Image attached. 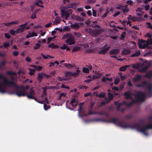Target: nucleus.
I'll return each instance as SVG.
<instances>
[{
    "instance_id": "40",
    "label": "nucleus",
    "mask_w": 152,
    "mask_h": 152,
    "mask_svg": "<svg viewBox=\"0 0 152 152\" xmlns=\"http://www.w3.org/2000/svg\"><path fill=\"white\" fill-rule=\"evenodd\" d=\"M61 21V19L59 17H56V18L55 19L54 23L56 24H57L58 23H60V21Z\"/></svg>"
},
{
    "instance_id": "7",
    "label": "nucleus",
    "mask_w": 152,
    "mask_h": 152,
    "mask_svg": "<svg viewBox=\"0 0 152 152\" xmlns=\"http://www.w3.org/2000/svg\"><path fill=\"white\" fill-rule=\"evenodd\" d=\"M75 37L71 35L66 40V44L69 45H71L75 44Z\"/></svg>"
},
{
    "instance_id": "35",
    "label": "nucleus",
    "mask_w": 152,
    "mask_h": 152,
    "mask_svg": "<svg viewBox=\"0 0 152 152\" xmlns=\"http://www.w3.org/2000/svg\"><path fill=\"white\" fill-rule=\"evenodd\" d=\"M28 69L29 70L30 72L28 73L29 74L31 75V76H32L34 75V73L35 72L36 70L34 69H31L30 68H28Z\"/></svg>"
},
{
    "instance_id": "32",
    "label": "nucleus",
    "mask_w": 152,
    "mask_h": 152,
    "mask_svg": "<svg viewBox=\"0 0 152 152\" xmlns=\"http://www.w3.org/2000/svg\"><path fill=\"white\" fill-rule=\"evenodd\" d=\"M71 34L70 33H67L65 35H64L62 37V39L64 40L66 39H68L71 35Z\"/></svg>"
},
{
    "instance_id": "12",
    "label": "nucleus",
    "mask_w": 152,
    "mask_h": 152,
    "mask_svg": "<svg viewBox=\"0 0 152 152\" xmlns=\"http://www.w3.org/2000/svg\"><path fill=\"white\" fill-rule=\"evenodd\" d=\"M110 48V46H108L104 49H101V50L98 52V53L99 54H105Z\"/></svg>"
},
{
    "instance_id": "39",
    "label": "nucleus",
    "mask_w": 152,
    "mask_h": 152,
    "mask_svg": "<svg viewBox=\"0 0 152 152\" xmlns=\"http://www.w3.org/2000/svg\"><path fill=\"white\" fill-rule=\"evenodd\" d=\"M106 94L104 92L101 93L99 95H96V96H98L100 98H104L105 97Z\"/></svg>"
},
{
    "instance_id": "29",
    "label": "nucleus",
    "mask_w": 152,
    "mask_h": 152,
    "mask_svg": "<svg viewBox=\"0 0 152 152\" xmlns=\"http://www.w3.org/2000/svg\"><path fill=\"white\" fill-rule=\"evenodd\" d=\"M141 52L140 51H136L131 56V57H137L140 56Z\"/></svg>"
},
{
    "instance_id": "46",
    "label": "nucleus",
    "mask_w": 152,
    "mask_h": 152,
    "mask_svg": "<svg viewBox=\"0 0 152 152\" xmlns=\"http://www.w3.org/2000/svg\"><path fill=\"white\" fill-rule=\"evenodd\" d=\"M84 73H89V69L88 68L84 67L82 69Z\"/></svg>"
},
{
    "instance_id": "6",
    "label": "nucleus",
    "mask_w": 152,
    "mask_h": 152,
    "mask_svg": "<svg viewBox=\"0 0 152 152\" xmlns=\"http://www.w3.org/2000/svg\"><path fill=\"white\" fill-rule=\"evenodd\" d=\"M12 94H15L19 97L24 96L26 95V92L25 91L20 88L17 89L15 92H12Z\"/></svg>"
},
{
    "instance_id": "48",
    "label": "nucleus",
    "mask_w": 152,
    "mask_h": 152,
    "mask_svg": "<svg viewBox=\"0 0 152 152\" xmlns=\"http://www.w3.org/2000/svg\"><path fill=\"white\" fill-rule=\"evenodd\" d=\"M123 11V13L125 14V13L127 12L129 10V8H124L123 7L122 10Z\"/></svg>"
},
{
    "instance_id": "28",
    "label": "nucleus",
    "mask_w": 152,
    "mask_h": 152,
    "mask_svg": "<svg viewBox=\"0 0 152 152\" xmlns=\"http://www.w3.org/2000/svg\"><path fill=\"white\" fill-rule=\"evenodd\" d=\"M65 66L68 68H73L75 66V65L74 64L72 65L70 64H67L66 63H65L63 64Z\"/></svg>"
},
{
    "instance_id": "52",
    "label": "nucleus",
    "mask_w": 152,
    "mask_h": 152,
    "mask_svg": "<svg viewBox=\"0 0 152 152\" xmlns=\"http://www.w3.org/2000/svg\"><path fill=\"white\" fill-rule=\"evenodd\" d=\"M74 34L77 37H79L81 36V34L80 32H74Z\"/></svg>"
},
{
    "instance_id": "24",
    "label": "nucleus",
    "mask_w": 152,
    "mask_h": 152,
    "mask_svg": "<svg viewBox=\"0 0 152 152\" xmlns=\"http://www.w3.org/2000/svg\"><path fill=\"white\" fill-rule=\"evenodd\" d=\"M25 28L23 27H20L16 30V33L18 34L23 32Z\"/></svg>"
},
{
    "instance_id": "62",
    "label": "nucleus",
    "mask_w": 152,
    "mask_h": 152,
    "mask_svg": "<svg viewBox=\"0 0 152 152\" xmlns=\"http://www.w3.org/2000/svg\"><path fill=\"white\" fill-rule=\"evenodd\" d=\"M26 96L29 99H34V97L32 95H30L29 94L28 95L26 94Z\"/></svg>"
},
{
    "instance_id": "2",
    "label": "nucleus",
    "mask_w": 152,
    "mask_h": 152,
    "mask_svg": "<svg viewBox=\"0 0 152 152\" xmlns=\"http://www.w3.org/2000/svg\"><path fill=\"white\" fill-rule=\"evenodd\" d=\"M14 86L18 87L16 84L13 81H10L3 75L0 74V92L4 93L6 92V88L8 86Z\"/></svg>"
},
{
    "instance_id": "11",
    "label": "nucleus",
    "mask_w": 152,
    "mask_h": 152,
    "mask_svg": "<svg viewBox=\"0 0 152 152\" xmlns=\"http://www.w3.org/2000/svg\"><path fill=\"white\" fill-rule=\"evenodd\" d=\"M123 95L125 96V99H132L131 94L130 91H127L125 92L123 94Z\"/></svg>"
},
{
    "instance_id": "16",
    "label": "nucleus",
    "mask_w": 152,
    "mask_h": 152,
    "mask_svg": "<svg viewBox=\"0 0 152 152\" xmlns=\"http://www.w3.org/2000/svg\"><path fill=\"white\" fill-rule=\"evenodd\" d=\"M35 4L36 6L39 7H43L42 4V1L41 0H37L35 1Z\"/></svg>"
},
{
    "instance_id": "22",
    "label": "nucleus",
    "mask_w": 152,
    "mask_h": 152,
    "mask_svg": "<svg viewBox=\"0 0 152 152\" xmlns=\"http://www.w3.org/2000/svg\"><path fill=\"white\" fill-rule=\"evenodd\" d=\"M147 84V81H144L141 84H138L136 85V86L138 87L145 88V84Z\"/></svg>"
},
{
    "instance_id": "26",
    "label": "nucleus",
    "mask_w": 152,
    "mask_h": 152,
    "mask_svg": "<svg viewBox=\"0 0 152 152\" xmlns=\"http://www.w3.org/2000/svg\"><path fill=\"white\" fill-rule=\"evenodd\" d=\"M129 66L126 65L120 67L119 69L120 71H124L126 69V68L128 67Z\"/></svg>"
},
{
    "instance_id": "43",
    "label": "nucleus",
    "mask_w": 152,
    "mask_h": 152,
    "mask_svg": "<svg viewBox=\"0 0 152 152\" xmlns=\"http://www.w3.org/2000/svg\"><path fill=\"white\" fill-rule=\"evenodd\" d=\"M108 99L111 101L113 99V94H111L110 93H108Z\"/></svg>"
},
{
    "instance_id": "20",
    "label": "nucleus",
    "mask_w": 152,
    "mask_h": 152,
    "mask_svg": "<svg viewBox=\"0 0 152 152\" xmlns=\"http://www.w3.org/2000/svg\"><path fill=\"white\" fill-rule=\"evenodd\" d=\"M76 69H77L76 70L75 72H74L73 73L72 72V76H74L76 77L78 76L79 75L80 73V71L78 69H79V68L78 67V68H76Z\"/></svg>"
},
{
    "instance_id": "41",
    "label": "nucleus",
    "mask_w": 152,
    "mask_h": 152,
    "mask_svg": "<svg viewBox=\"0 0 152 152\" xmlns=\"http://www.w3.org/2000/svg\"><path fill=\"white\" fill-rule=\"evenodd\" d=\"M42 89L43 90V93L42 95V97H44L45 96L47 95V91L45 88L44 87H43Z\"/></svg>"
},
{
    "instance_id": "47",
    "label": "nucleus",
    "mask_w": 152,
    "mask_h": 152,
    "mask_svg": "<svg viewBox=\"0 0 152 152\" xmlns=\"http://www.w3.org/2000/svg\"><path fill=\"white\" fill-rule=\"evenodd\" d=\"M80 48L78 47H75L72 50V51L73 52H76L80 50Z\"/></svg>"
},
{
    "instance_id": "33",
    "label": "nucleus",
    "mask_w": 152,
    "mask_h": 152,
    "mask_svg": "<svg viewBox=\"0 0 152 152\" xmlns=\"http://www.w3.org/2000/svg\"><path fill=\"white\" fill-rule=\"evenodd\" d=\"M41 55L42 56L43 58L44 59H48L49 58L48 57H49L50 58H54V57L50 55H47L46 56H45L42 53H41Z\"/></svg>"
},
{
    "instance_id": "59",
    "label": "nucleus",
    "mask_w": 152,
    "mask_h": 152,
    "mask_svg": "<svg viewBox=\"0 0 152 152\" xmlns=\"http://www.w3.org/2000/svg\"><path fill=\"white\" fill-rule=\"evenodd\" d=\"M40 46V44L38 43H37L36 44V46L34 47V49H37L39 48Z\"/></svg>"
},
{
    "instance_id": "34",
    "label": "nucleus",
    "mask_w": 152,
    "mask_h": 152,
    "mask_svg": "<svg viewBox=\"0 0 152 152\" xmlns=\"http://www.w3.org/2000/svg\"><path fill=\"white\" fill-rule=\"evenodd\" d=\"M150 64H148V65L146 66L143 68L142 69L140 70V71L141 72H145L146 70L149 68L150 66Z\"/></svg>"
},
{
    "instance_id": "10",
    "label": "nucleus",
    "mask_w": 152,
    "mask_h": 152,
    "mask_svg": "<svg viewBox=\"0 0 152 152\" xmlns=\"http://www.w3.org/2000/svg\"><path fill=\"white\" fill-rule=\"evenodd\" d=\"M147 87L149 90L151 95V97L152 96V84L151 83H148L147 82V84H145V88Z\"/></svg>"
},
{
    "instance_id": "19",
    "label": "nucleus",
    "mask_w": 152,
    "mask_h": 152,
    "mask_svg": "<svg viewBox=\"0 0 152 152\" xmlns=\"http://www.w3.org/2000/svg\"><path fill=\"white\" fill-rule=\"evenodd\" d=\"M102 81L103 82H106L107 81L112 82L113 81V79L112 78H109L107 77H105L103 76L102 79Z\"/></svg>"
},
{
    "instance_id": "61",
    "label": "nucleus",
    "mask_w": 152,
    "mask_h": 152,
    "mask_svg": "<svg viewBox=\"0 0 152 152\" xmlns=\"http://www.w3.org/2000/svg\"><path fill=\"white\" fill-rule=\"evenodd\" d=\"M35 92H34V91L33 90H32V88H31L30 91L29 92V95H34L35 94Z\"/></svg>"
},
{
    "instance_id": "21",
    "label": "nucleus",
    "mask_w": 152,
    "mask_h": 152,
    "mask_svg": "<svg viewBox=\"0 0 152 152\" xmlns=\"http://www.w3.org/2000/svg\"><path fill=\"white\" fill-rule=\"evenodd\" d=\"M43 75L42 72L41 73H39L38 74V76L37 77V79L39 82H41L43 78Z\"/></svg>"
},
{
    "instance_id": "18",
    "label": "nucleus",
    "mask_w": 152,
    "mask_h": 152,
    "mask_svg": "<svg viewBox=\"0 0 152 152\" xmlns=\"http://www.w3.org/2000/svg\"><path fill=\"white\" fill-rule=\"evenodd\" d=\"M138 102V100L134 99L129 103H127L126 102L125 105L127 107H130L132 106L133 104L137 103Z\"/></svg>"
},
{
    "instance_id": "8",
    "label": "nucleus",
    "mask_w": 152,
    "mask_h": 152,
    "mask_svg": "<svg viewBox=\"0 0 152 152\" xmlns=\"http://www.w3.org/2000/svg\"><path fill=\"white\" fill-rule=\"evenodd\" d=\"M70 25V27L72 29H78L83 24L82 23H75L74 24H72Z\"/></svg>"
},
{
    "instance_id": "57",
    "label": "nucleus",
    "mask_w": 152,
    "mask_h": 152,
    "mask_svg": "<svg viewBox=\"0 0 152 152\" xmlns=\"http://www.w3.org/2000/svg\"><path fill=\"white\" fill-rule=\"evenodd\" d=\"M10 45L9 43L5 42L3 45V47L5 48H6L9 46Z\"/></svg>"
},
{
    "instance_id": "63",
    "label": "nucleus",
    "mask_w": 152,
    "mask_h": 152,
    "mask_svg": "<svg viewBox=\"0 0 152 152\" xmlns=\"http://www.w3.org/2000/svg\"><path fill=\"white\" fill-rule=\"evenodd\" d=\"M29 34L31 35V37H32L34 36L36 37L37 35V34L34 32L30 33H29Z\"/></svg>"
},
{
    "instance_id": "5",
    "label": "nucleus",
    "mask_w": 152,
    "mask_h": 152,
    "mask_svg": "<svg viewBox=\"0 0 152 152\" xmlns=\"http://www.w3.org/2000/svg\"><path fill=\"white\" fill-rule=\"evenodd\" d=\"M66 7H64L61 10V15L63 18L66 15L70 16L73 12L72 10L71 9L66 10Z\"/></svg>"
},
{
    "instance_id": "49",
    "label": "nucleus",
    "mask_w": 152,
    "mask_h": 152,
    "mask_svg": "<svg viewBox=\"0 0 152 152\" xmlns=\"http://www.w3.org/2000/svg\"><path fill=\"white\" fill-rule=\"evenodd\" d=\"M7 74L9 75H16V72H12L11 71H8L6 72Z\"/></svg>"
},
{
    "instance_id": "55",
    "label": "nucleus",
    "mask_w": 152,
    "mask_h": 152,
    "mask_svg": "<svg viewBox=\"0 0 152 152\" xmlns=\"http://www.w3.org/2000/svg\"><path fill=\"white\" fill-rule=\"evenodd\" d=\"M124 7V6L122 4H119V6L117 7H116V9H121L122 10L123 8Z\"/></svg>"
},
{
    "instance_id": "4",
    "label": "nucleus",
    "mask_w": 152,
    "mask_h": 152,
    "mask_svg": "<svg viewBox=\"0 0 152 152\" xmlns=\"http://www.w3.org/2000/svg\"><path fill=\"white\" fill-rule=\"evenodd\" d=\"M134 96L136 98H138V100L143 102L145 100L146 94L144 92L138 91L136 94H134Z\"/></svg>"
},
{
    "instance_id": "37",
    "label": "nucleus",
    "mask_w": 152,
    "mask_h": 152,
    "mask_svg": "<svg viewBox=\"0 0 152 152\" xmlns=\"http://www.w3.org/2000/svg\"><path fill=\"white\" fill-rule=\"evenodd\" d=\"M130 53V51L128 49H124L122 51L123 54L124 55H128Z\"/></svg>"
},
{
    "instance_id": "25",
    "label": "nucleus",
    "mask_w": 152,
    "mask_h": 152,
    "mask_svg": "<svg viewBox=\"0 0 152 152\" xmlns=\"http://www.w3.org/2000/svg\"><path fill=\"white\" fill-rule=\"evenodd\" d=\"M76 7V5L74 3H70L66 6L67 8H72L74 9Z\"/></svg>"
},
{
    "instance_id": "13",
    "label": "nucleus",
    "mask_w": 152,
    "mask_h": 152,
    "mask_svg": "<svg viewBox=\"0 0 152 152\" xmlns=\"http://www.w3.org/2000/svg\"><path fill=\"white\" fill-rule=\"evenodd\" d=\"M141 78V75L137 74L135 75L133 77V80L134 82H136L140 80Z\"/></svg>"
},
{
    "instance_id": "64",
    "label": "nucleus",
    "mask_w": 152,
    "mask_h": 152,
    "mask_svg": "<svg viewBox=\"0 0 152 152\" xmlns=\"http://www.w3.org/2000/svg\"><path fill=\"white\" fill-rule=\"evenodd\" d=\"M4 36L7 39H9L11 37V36L8 34L7 33L4 34Z\"/></svg>"
},
{
    "instance_id": "9",
    "label": "nucleus",
    "mask_w": 152,
    "mask_h": 152,
    "mask_svg": "<svg viewBox=\"0 0 152 152\" xmlns=\"http://www.w3.org/2000/svg\"><path fill=\"white\" fill-rule=\"evenodd\" d=\"M103 31L102 28L96 29L92 33V36L94 37H96L100 34H102Z\"/></svg>"
},
{
    "instance_id": "51",
    "label": "nucleus",
    "mask_w": 152,
    "mask_h": 152,
    "mask_svg": "<svg viewBox=\"0 0 152 152\" xmlns=\"http://www.w3.org/2000/svg\"><path fill=\"white\" fill-rule=\"evenodd\" d=\"M57 79L58 80L61 81L63 80H67V79H65V77L62 78L60 76H58L57 77Z\"/></svg>"
},
{
    "instance_id": "42",
    "label": "nucleus",
    "mask_w": 152,
    "mask_h": 152,
    "mask_svg": "<svg viewBox=\"0 0 152 152\" xmlns=\"http://www.w3.org/2000/svg\"><path fill=\"white\" fill-rule=\"evenodd\" d=\"M38 10H36L32 14L31 17V18L32 19H34L36 18V13L37 12Z\"/></svg>"
},
{
    "instance_id": "50",
    "label": "nucleus",
    "mask_w": 152,
    "mask_h": 152,
    "mask_svg": "<svg viewBox=\"0 0 152 152\" xmlns=\"http://www.w3.org/2000/svg\"><path fill=\"white\" fill-rule=\"evenodd\" d=\"M126 32L124 31L122 33V34L121 35V39L123 40L125 37V36L126 35Z\"/></svg>"
},
{
    "instance_id": "53",
    "label": "nucleus",
    "mask_w": 152,
    "mask_h": 152,
    "mask_svg": "<svg viewBox=\"0 0 152 152\" xmlns=\"http://www.w3.org/2000/svg\"><path fill=\"white\" fill-rule=\"evenodd\" d=\"M44 110H46L48 109H50V107L49 105H48L46 104H44Z\"/></svg>"
},
{
    "instance_id": "38",
    "label": "nucleus",
    "mask_w": 152,
    "mask_h": 152,
    "mask_svg": "<svg viewBox=\"0 0 152 152\" xmlns=\"http://www.w3.org/2000/svg\"><path fill=\"white\" fill-rule=\"evenodd\" d=\"M48 47L54 49L57 48L58 46L57 45H54V43H52L48 45Z\"/></svg>"
},
{
    "instance_id": "27",
    "label": "nucleus",
    "mask_w": 152,
    "mask_h": 152,
    "mask_svg": "<svg viewBox=\"0 0 152 152\" xmlns=\"http://www.w3.org/2000/svg\"><path fill=\"white\" fill-rule=\"evenodd\" d=\"M126 104V102L125 101H123L122 103H118V105L117 107V110L119 111L120 110V107L122 105L125 104Z\"/></svg>"
},
{
    "instance_id": "17",
    "label": "nucleus",
    "mask_w": 152,
    "mask_h": 152,
    "mask_svg": "<svg viewBox=\"0 0 152 152\" xmlns=\"http://www.w3.org/2000/svg\"><path fill=\"white\" fill-rule=\"evenodd\" d=\"M119 52V50L118 49H115L110 50L109 52L110 55L115 54L118 53Z\"/></svg>"
},
{
    "instance_id": "58",
    "label": "nucleus",
    "mask_w": 152,
    "mask_h": 152,
    "mask_svg": "<svg viewBox=\"0 0 152 152\" xmlns=\"http://www.w3.org/2000/svg\"><path fill=\"white\" fill-rule=\"evenodd\" d=\"M63 30L64 31H69L70 30V28L69 26H65L63 28Z\"/></svg>"
},
{
    "instance_id": "36",
    "label": "nucleus",
    "mask_w": 152,
    "mask_h": 152,
    "mask_svg": "<svg viewBox=\"0 0 152 152\" xmlns=\"http://www.w3.org/2000/svg\"><path fill=\"white\" fill-rule=\"evenodd\" d=\"M60 48L62 50H65L66 49L67 50H70L68 46L66 45L65 44H64L63 46L60 47Z\"/></svg>"
},
{
    "instance_id": "44",
    "label": "nucleus",
    "mask_w": 152,
    "mask_h": 152,
    "mask_svg": "<svg viewBox=\"0 0 152 152\" xmlns=\"http://www.w3.org/2000/svg\"><path fill=\"white\" fill-rule=\"evenodd\" d=\"M146 77L148 78H150L152 77V72H150L147 73L145 75Z\"/></svg>"
},
{
    "instance_id": "3",
    "label": "nucleus",
    "mask_w": 152,
    "mask_h": 152,
    "mask_svg": "<svg viewBox=\"0 0 152 152\" xmlns=\"http://www.w3.org/2000/svg\"><path fill=\"white\" fill-rule=\"evenodd\" d=\"M152 45V39H148L146 41L141 39L138 43L139 47L140 49H144L145 48H150L148 47V45Z\"/></svg>"
},
{
    "instance_id": "56",
    "label": "nucleus",
    "mask_w": 152,
    "mask_h": 152,
    "mask_svg": "<svg viewBox=\"0 0 152 152\" xmlns=\"http://www.w3.org/2000/svg\"><path fill=\"white\" fill-rule=\"evenodd\" d=\"M42 75L44 76L46 78H48L49 77H51V76L50 75H47L44 72H42Z\"/></svg>"
},
{
    "instance_id": "54",
    "label": "nucleus",
    "mask_w": 152,
    "mask_h": 152,
    "mask_svg": "<svg viewBox=\"0 0 152 152\" xmlns=\"http://www.w3.org/2000/svg\"><path fill=\"white\" fill-rule=\"evenodd\" d=\"M109 13V11L107 10L106 12L102 16V19L106 17L107 16V14Z\"/></svg>"
},
{
    "instance_id": "23",
    "label": "nucleus",
    "mask_w": 152,
    "mask_h": 152,
    "mask_svg": "<svg viewBox=\"0 0 152 152\" xmlns=\"http://www.w3.org/2000/svg\"><path fill=\"white\" fill-rule=\"evenodd\" d=\"M18 22L17 21H12L9 23H4V25L7 26H9L11 25L12 24H18Z\"/></svg>"
},
{
    "instance_id": "45",
    "label": "nucleus",
    "mask_w": 152,
    "mask_h": 152,
    "mask_svg": "<svg viewBox=\"0 0 152 152\" xmlns=\"http://www.w3.org/2000/svg\"><path fill=\"white\" fill-rule=\"evenodd\" d=\"M129 17H131V18H129V17H128V19H129V20H132L133 21H137V18L136 17H132V15H129Z\"/></svg>"
},
{
    "instance_id": "30",
    "label": "nucleus",
    "mask_w": 152,
    "mask_h": 152,
    "mask_svg": "<svg viewBox=\"0 0 152 152\" xmlns=\"http://www.w3.org/2000/svg\"><path fill=\"white\" fill-rule=\"evenodd\" d=\"M84 50L85 51L86 53H91L95 51V49H91L90 48L88 49H86Z\"/></svg>"
},
{
    "instance_id": "31",
    "label": "nucleus",
    "mask_w": 152,
    "mask_h": 152,
    "mask_svg": "<svg viewBox=\"0 0 152 152\" xmlns=\"http://www.w3.org/2000/svg\"><path fill=\"white\" fill-rule=\"evenodd\" d=\"M83 104V103H80L79 104V109L78 110V114H79V115L80 117H81L80 114V111L82 110V106Z\"/></svg>"
},
{
    "instance_id": "15",
    "label": "nucleus",
    "mask_w": 152,
    "mask_h": 152,
    "mask_svg": "<svg viewBox=\"0 0 152 152\" xmlns=\"http://www.w3.org/2000/svg\"><path fill=\"white\" fill-rule=\"evenodd\" d=\"M70 104L73 107H76L78 104V102L75 98H73L71 100Z\"/></svg>"
},
{
    "instance_id": "14",
    "label": "nucleus",
    "mask_w": 152,
    "mask_h": 152,
    "mask_svg": "<svg viewBox=\"0 0 152 152\" xmlns=\"http://www.w3.org/2000/svg\"><path fill=\"white\" fill-rule=\"evenodd\" d=\"M72 72L67 71L66 72L65 74V79H67V80H69L71 79V77H72Z\"/></svg>"
},
{
    "instance_id": "60",
    "label": "nucleus",
    "mask_w": 152,
    "mask_h": 152,
    "mask_svg": "<svg viewBox=\"0 0 152 152\" xmlns=\"http://www.w3.org/2000/svg\"><path fill=\"white\" fill-rule=\"evenodd\" d=\"M42 68V67L41 66H37V67H36L35 69H36L38 71H40Z\"/></svg>"
},
{
    "instance_id": "1",
    "label": "nucleus",
    "mask_w": 152,
    "mask_h": 152,
    "mask_svg": "<svg viewBox=\"0 0 152 152\" xmlns=\"http://www.w3.org/2000/svg\"><path fill=\"white\" fill-rule=\"evenodd\" d=\"M148 120L149 122L148 125H145L141 126L140 124H137L135 123H131L130 122L126 123L121 122L118 119L115 118L111 119V120H106L100 118H97L95 119L94 121L97 122H102L105 123H112L116 125L123 128H131L132 129H136L138 131L143 133L146 136L148 135V134L146 132V131L149 129H152V115H151L148 118Z\"/></svg>"
}]
</instances>
